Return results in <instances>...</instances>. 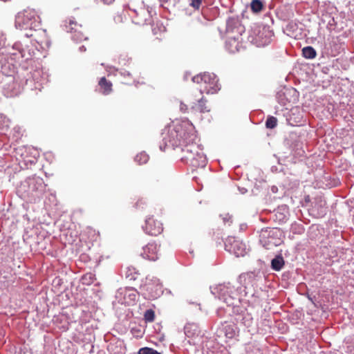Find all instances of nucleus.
Returning <instances> with one entry per match:
<instances>
[{"instance_id": "obj_13", "label": "nucleus", "mask_w": 354, "mask_h": 354, "mask_svg": "<svg viewBox=\"0 0 354 354\" xmlns=\"http://www.w3.org/2000/svg\"><path fill=\"white\" fill-rule=\"evenodd\" d=\"M100 91L104 95H109L112 92V83L107 80L105 77H101L98 82Z\"/></svg>"}, {"instance_id": "obj_3", "label": "nucleus", "mask_w": 354, "mask_h": 354, "mask_svg": "<svg viewBox=\"0 0 354 354\" xmlns=\"http://www.w3.org/2000/svg\"><path fill=\"white\" fill-rule=\"evenodd\" d=\"M193 82L197 84L196 91L200 93V95L204 93L207 94H214L220 90L218 80L216 76L213 73H203L192 77Z\"/></svg>"}, {"instance_id": "obj_32", "label": "nucleus", "mask_w": 354, "mask_h": 354, "mask_svg": "<svg viewBox=\"0 0 354 354\" xmlns=\"http://www.w3.org/2000/svg\"><path fill=\"white\" fill-rule=\"evenodd\" d=\"M37 43L40 44L41 45L43 44V43L44 42V41H37Z\"/></svg>"}, {"instance_id": "obj_14", "label": "nucleus", "mask_w": 354, "mask_h": 354, "mask_svg": "<svg viewBox=\"0 0 354 354\" xmlns=\"http://www.w3.org/2000/svg\"><path fill=\"white\" fill-rule=\"evenodd\" d=\"M207 159L204 153L198 154L197 157L194 158L190 165L194 168H203L206 166Z\"/></svg>"}, {"instance_id": "obj_29", "label": "nucleus", "mask_w": 354, "mask_h": 354, "mask_svg": "<svg viewBox=\"0 0 354 354\" xmlns=\"http://www.w3.org/2000/svg\"><path fill=\"white\" fill-rule=\"evenodd\" d=\"M117 18H118V19L120 22L122 21V16H121V15H118V16H117Z\"/></svg>"}, {"instance_id": "obj_28", "label": "nucleus", "mask_w": 354, "mask_h": 354, "mask_svg": "<svg viewBox=\"0 0 354 354\" xmlns=\"http://www.w3.org/2000/svg\"><path fill=\"white\" fill-rule=\"evenodd\" d=\"M102 1L104 4L109 5V4H111L115 0H102Z\"/></svg>"}, {"instance_id": "obj_6", "label": "nucleus", "mask_w": 354, "mask_h": 354, "mask_svg": "<svg viewBox=\"0 0 354 354\" xmlns=\"http://www.w3.org/2000/svg\"><path fill=\"white\" fill-rule=\"evenodd\" d=\"M160 242L152 240L143 246L140 255L145 259L156 261L160 256Z\"/></svg>"}, {"instance_id": "obj_30", "label": "nucleus", "mask_w": 354, "mask_h": 354, "mask_svg": "<svg viewBox=\"0 0 354 354\" xmlns=\"http://www.w3.org/2000/svg\"><path fill=\"white\" fill-rule=\"evenodd\" d=\"M80 50L81 51H85V50H86V48H84V46H82L80 47Z\"/></svg>"}, {"instance_id": "obj_8", "label": "nucleus", "mask_w": 354, "mask_h": 354, "mask_svg": "<svg viewBox=\"0 0 354 354\" xmlns=\"http://www.w3.org/2000/svg\"><path fill=\"white\" fill-rule=\"evenodd\" d=\"M143 228L144 231L151 236H158L163 231L162 223L154 219L153 216H149L146 219Z\"/></svg>"}, {"instance_id": "obj_11", "label": "nucleus", "mask_w": 354, "mask_h": 354, "mask_svg": "<svg viewBox=\"0 0 354 354\" xmlns=\"http://www.w3.org/2000/svg\"><path fill=\"white\" fill-rule=\"evenodd\" d=\"M219 298L222 299L225 303H226L228 306H231L234 304L233 300L234 298L230 295L232 292V290L225 286H220L219 288Z\"/></svg>"}, {"instance_id": "obj_21", "label": "nucleus", "mask_w": 354, "mask_h": 354, "mask_svg": "<svg viewBox=\"0 0 354 354\" xmlns=\"http://www.w3.org/2000/svg\"><path fill=\"white\" fill-rule=\"evenodd\" d=\"M277 125V119L274 116H269L266 122V127L268 129H274Z\"/></svg>"}, {"instance_id": "obj_16", "label": "nucleus", "mask_w": 354, "mask_h": 354, "mask_svg": "<svg viewBox=\"0 0 354 354\" xmlns=\"http://www.w3.org/2000/svg\"><path fill=\"white\" fill-rule=\"evenodd\" d=\"M284 266L283 258L281 256H277L271 261V267L275 271H279Z\"/></svg>"}, {"instance_id": "obj_23", "label": "nucleus", "mask_w": 354, "mask_h": 354, "mask_svg": "<svg viewBox=\"0 0 354 354\" xmlns=\"http://www.w3.org/2000/svg\"><path fill=\"white\" fill-rule=\"evenodd\" d=\"M94 279L95 276L91 272L86 273L82 277V283L84 284L89 285L94 281Z\"/></svg>"}, {"instance_id": "obj_12", "label": "nucleus", "mask_w": 354, "mask_h": 354, "mask_svg": "<svg viewBox=\"0 0 354 354\" xmlns=\"http://www.w3.org/2000/svg\"><path fill=\"white\" fill-rule=\"evenodd\" d=\"M219 298L222 299L225 303H226L228 306H231L234 304L233 300L234 298L230 295L232 292V290L225 286H220L219 288Z\"/></svg>"}, {"instance_id": "obj_9", "label": "nucleus", "mask_w": 354, "mask_h": 354, "mask_svg": "<svg viewBox=\"0 0 354 354\" xmlns=\"http://www.w3.org/2000/svg\"><path fill=\"white\" fill-rule=\"evenodd\" d=\"M82 26L76 21L70 20L67 29L73 32V39L77 41H81L87 39L86 36L81 31Z\"/></svg>"}, {"instance_id": "obj_22", "label": "nucleus", "mask_w": 354, "mask_h": 354, "mask_svg": "<svg viewBox=\"0 0 354 354\" xmlns=\"http://www.w3.org/2000/svg\"><path fill=\"white\" fill-rule=\"evenodd\" d=\"M144 319L146 322H153L155 319V313L152 309L147 310L144 314Z\"/></svg>"}, {"instance_id": "obj_31", "label": "nucleus", "mask_w": 354, "mask_h": 354, "mask_svg": "<svg viewBox=\"0 0 354 354\" xmlns=\"http://www.w3.org/2000/svg\"><path fill=\"white\" fill-rule=\"evenodd\" d=\"M191 326L190 324L189 325H187L185 326V333H188V328H189V326Z\"/></svg>"}, {"instance_id": "obj_24", "label": "nucleus", "mask_w": 354, "mask_h": 354, "mask_svg": "<svg viewBox=\"0 0 354 354\" xmlns=\"http://www.w3.org/2000/svg\"><path fill=\"white\" fill-rule=\"evenodd\" d=\"M138 354H160L156 350L149 347H143L139 349Z\"/></svg>"}, {"instance_id": "obj_10", "label": "nucleus", "mask_w": 354, "mask_h": 354, "mask_svg": "<svg viewBox=\"0 0 354 354\" xmlns=\"http://www.w3.org/2000/svg\"><path fill=\"white\" fill-rule=\"evenodd\" d=\"M312 214L316 218H322L326 213V202L319 201L311 209Z\"/></svg>"}, {"instance_id": "obj_27", "label": "nucleus", "mask_w": 354, "mask_h": 354, "mask_svg": "<svg viewBox=\"0 0 354 354\" xmlns=\"http://www.w3.org/2000/svg\"><path fill=\"white\" fill-rule=\"evenodd\" d=\"M179 108H180V111L184 113H188L189 111L190 110V108H189L188 105L183 102H180Z\"/></svg>"}, {"instance_id": "obj_5", "label": "nucleus", "mask_w": 354, "mask_h": 354, "mask_svg": "<svg viewBox=\"0 0 354 354\" xmlns=\"http://www.w3.org/2000/svg\"><path fill=\"white\" fill-rule=\"evenodd\" d=\"M37 14L34 10L26 9L17 13L15 25L21 29H31L36 22Z\"/></svg>"}, {"instance_id": "obj_4", "label": "nucleus", "mask_w": 354, "mask_h": 354, "mask_svg": "<svg viewBox=\"0 0 354 354\" xmlns=\"http://www.w3.org/2000/svg\"><path fill=\"white\" fill-rule=\"evenodd\" d=\"M188 102L190 105V111L192 113H209L211 111V105L207 100L200 93L192 91L189 96Z\"/></svg>"}, {"instance_id": "obj_17", "label": "nucleus", "mask_w": 354, "mask_h": 354, "mask_svg": "<svg viewBox=\"0 0 354 354\" xmlns=\"http://www.w3.org/2000/svg\"><path fill=\"white\" fill-rule=\"evenodd\" d=\"M225 335L227 338L232 339L236 335V327L234 324H227L224 327Z\"/></svg>"}, {"instance_id": "obj_7", "label": "nucleus", "mask_w": 354, "mask_h": 354, "mask_svg": "<svg viewBox=\"0 0 354 354\" xmlns=\"http://www.w3.org/2000/svg\"><path fill=\"white\" fill-rule=\"evenodd\" d=\"M225 248L236 257H243L246 254L245 245L234 237H229L227 239Z\"/></svg>"}, {"instance_id": "obj_18", "label": "nucleus", "mask_w": 354, "mask_h": 354, "mask_svg": "<svg viewBox=\"0 0 354 354\" xmlns=\"http://www.w3.org/2000/svg\"><path fill=\"white\" fill-rule=\"evenodd\" d=\"M302 55L305 58L314 59L317 55V53L312 46H306L302 49Z\"/></svg>"}, {"instance_id": "obj_15", "label": "nucleus", "mask_w": 354, "mask_h": 354, "mask_svg": "<svg viewBox=\"0 0 354 354\" xmlns=\"http://www.w3.org/2000/svg\"><path fill=\"white\" fill-rule=\"evenodd\" d=\"M239 41L234 37L229 38L226 41V47L230 53L239 51Z\"/></svg>"}, {"instance_id": "obj_33", "label": "nucleus", "mask_w": 354, "mask_h": 354, "mask_svg": "<svg viewBox=\"0 0 354 354\" xmlns=\"http://www.w3.org/2000/svg\"><path fill=\"white\" fill-rule=\"evenodd\" d=\"M39 181H40V185L42 186V185H43L42 180H41V179H40V180H39Z\"/></svg>"}, {"instance_id": "obj_26", "label": "nucleus", "mask_w": 354, "mask_h": 354, "mask_svg": "<svg viewBox=\"0 0 354 354\" xmlns=\"http://www.w3.org/2000/svg\"><path fill=\"white\" fill-rule=\"evenodd\" d=\"M201 3L202 0H191L190 6L196 10H198L201 6Z\"/></svg>"}, {"instance_id": "obj_25", "label": "nucleus", "mask_w": 354, "mask_h": 354, "mask_svg": "<svg viewBox=\"0 0 354 354\" xmlns=\"http://www.w3.org/2000/svg\"><path fill=\"white\" fill-rule=\"evenodd\" d=\"M19 53L22 58H25L26 59H28L32 57V53L30 50H27L26 48L19 49Z\"/></svg>"}, {"instance_id": "obj_1", "label": "nucleus", "mask_w": 354, "mask_h": 354, "mask_svg": "<svg viewBox=\"0 0 354 354\" xmlns=\"http://www.w3.org/2000/svg\"><path fill=\"white\" fill-rule=\"evenodd\" d=\"M197 137L194 132H188L183 128L182 125H176L174 129H169L164 136L165 146L160 149L165 151L167 147L174 149L180 148L181 150V160L190 165L198 154L203 153L199 145L195 142Z\"/></svg>"}, {"instance_id": "obj_2", "label": "nucleus", "mask_w": 354, "mask_h": 354, "mask_svg": "<svg viewBox=\"0 0 354 354\" xmlns=\"http://www.w3.org/2000/svg\"><path fill=\"white\" fill-rule=\"evenodd\" d=\"M197 137L194 132H188L183 128L182 125H176L174 129H169L164 136L165 146L160 149L165 151L167 147L174 149L180 148L181 150V160L190 165L198 154L203 153L199 145L195 142Z\"/></svg>"}, {"instance_id": "obj_19", "label": "nucleus", "mask_w": 354, "mask_h": 354, "mask_svg": "<svg viewBox=\"0 0 354 354\" xmlns=\"http://www.w3.org/2000/svg\"><path fill=\"white\" fill-rule=\"evenodd\" d=\"M149 158L148 154L145 151H142L136 156L134 160L138 164L143 165L148 162Z\"/></svg>"}, {"instance_id": "obj_20", "label": "nucleus", "mask_w": 354, "mask_h": 354, "mask_svg": "<svg viewBox=\"0 0 354 354\" xmlns=\"http://www.w3.org/2000/svg\"><path fill=\"white\" fill-rule=\"evenodd\" d=\"M251 9L255 12H258L263 9V3L260 0H252L251 2Z\"/></svg>"}]
</instances>
